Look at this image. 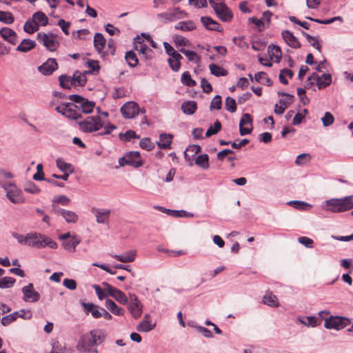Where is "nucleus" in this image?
Listing matches in <instances>:
<instances>
[{"instance_id":"45","label":"nucleus","mask_w":353,"mask_h":353,"mask_svg":"<svg viewBox=\"0 0 353 353\" xmlns=\"http://www.w3.org/2000/svg\"><path fill=\"white\" fill-rule=\"evenodd\" d=\"M14 21V17L10 12L0 11V21L6 24H11Z\"/></svg>"},{"instance_id":"44","label":"nucleus","mask_w":353,"mask_h":353,"mask_svg":"<svg viewBox=\"0 0 353 353\" xmlns=\"http://www.w3.org/2000/svg\"><path fill=\"white\" fill-rule=\"evenodd\" d=\"M332 83V76L330 74H323L320 76L319 81L318 82V88L322 89L330 85Z\"/></svg>"},{"instance_id":"64","label":"nucleus","mask_w":353,"mask_h":353,"mask_svg":"<svg viewBox=\"0 0 353 353\" xmlns=\"http://www.w3.org/2000/svg\"><path fill=\"white\" fill-rule=\"evenodd\" d=\"M269 49H270V53L272 56L278 59V61H279L282 56V52L280 47L278 46L272 45V47L271 46H269Z\"/></svg>"},{"instance_id":"55","label":"nucleus","mask_w":353,"mask_h":353,"mask_svg":"<svg viewBox=\"0 0 353 353\" xmlns=\"http://www.w3.org/2000/svg\"><path fill=\"white\" fill-rule=\"evenodd\" d=\"M225 108L230 112H234L236 110V103L235 99L232 97H228L225 99Z\"/></svg>"},{"instance_id":"11","label":"nucleus","mask_w":353,"mask_h":353,"mask_svg":"<svg viewBox=\"0 0 353 353\" xmlns=\"http://www.w3.org/2000/svg\"><path fill=\"white\" fill-rule=\"evenodd\" d=\"M351 323L350 319L344 316H331L325 321L324 326L327 329L341 330Z\"/></svg>"},{"instance_id":"51","label":"nucleus","mask_w":353,"mask_h":353,"mask_svg":"<svg viewBox=\"0 0 353 353\" xmlns=\"http://www.w3.org/2000/svg\"><path fill=\"white\" fill-rule=\"evenodd\" d=\"M183 58H178L176 57H171L168 59V61L169 65L173 71L177 72L179 70L180 67H181V60Z\"/></svg>"},{"instance_id":"49","label":"nucleus","mask_w":353,"mask_h":353,"mask_svg":"<svg viewBox=\"0 0 353 353\" xmlns=\"http://www.w3.org/2000/svg\"><path fill=\"white\" fill-rule=\"evenodd\" d=\"M181 82L183 85L188 87H193L196 85V83L191 78L189 72H184L181 75Z\"/></svg>"},{"instance_id":"61","label":"nucleus","mask_w":353,"mask_h":353,"mask_svg":"<svg viewBox=\"0 0 353 353\" xmlns=\"http://www.w3.org/2000/svg\"><path fill=\"white\" fill-rule=\"evenodd\" d=\"M222 106V100L220 95H216L210 103V109L220 110Z\"/></svg>"},{"instance_id":"5","label":"nucleus","mask_w":353,"mask_h":353,"mask_svg":"<svg viewBox=\"0 0 353 353\" xmlns=\"http://www.w3.org/2000/svg\"><path fill=\"white\" fill-rule=\"evenodd\" d=\"M79 126L83 132L92 133L99 131L103 126V123L99 116H90L79 121Z\"/></svg>"},{"instance_id":"62","label":"nucleus","mask_w":353,"mask_h":353,"mask_svg":"<svg viewBox=\"0 0 353 353\" xmlns=\"http://www.w3.org/2000/svg\"><path fill=\"white\" fill-rule=\"evenodd\" d=\"M323 125L325 127L331 125L334 121L333 115L330 112H325L324 117L321 119Z\"/></svg>"},{"instance_id":"2","label":"nucleus","mask_w":353,"mask_h":353,"mask_svg":"<svg viewBox=\"0 0 353 353\" xmlns=\"http://www.w3.org/2000/svg\"><path fill=\"white\" fill-rule=\"evenodd\" d=\"M323 209L334 213L346 212L353 209V195L341 199H331L325 201Z\"/></svg>"},{"instance_id":"53","label":"nucleus","mask_w":353,"mask_h":353,"mask_svg":"<svg viewBox=\"0 0 353 353\" xmlns=\"http://www.w3.org/2000/svg\"><path fill=\"white\" fill-rule=\"evenodd\" d=\"M221 130V123L220 121H219L218 120H216L214 123V125H211L210 126V128L208 129L206 133H205V136L207 137H209L213 134H217L220 130Z\"/></svg>"},{"instance_id":"9","label":"nucleus","mask_w":353,"mask_h":353,"mask_svg":"<svg viewBox=\"0 0 353 353\" xmlns=\"http://www.w3.org/2000/svg\"><path fill=\"white\" fill-rule=\"evenodd\" d=\"M56 111L70 119L76 120L81 118L75 103H64L55 108Z\"/></svg>"},{"instance_id":"46","label":"nucleus","mask_w":353,"mask_h":353,"mask_svg":"<svg viewBox=\"0 0 353 353\" xmlns=\"http://www.w3.org/2000/svg\"><path fill=\"white\" fill-rule=\"evenodd\" d=\"M302 34L306 38L307 41L316 50L321 52V45L319 43L318 39L315 37L311 36L305 32H302Z\"/></svg>"},{"instance_id":"28","label":"nucleus","mask_w":353,"mask_h":353,"mask_svg":"<svg viewBox=\"0 0 353 353\" xmlns=\"http://www.w3.org/2000/svg\"><path fill=\"white\" fill-rule=\"evenodd\" d=\"M105 39L101 33H96L94 37V46L99 53H101L105 45Z\"/></svg>"},{"instance_id":"35","label":"nucleus","mask_w":353,"mask_h":353,"mask_svg":"<svg viewBox=\"0 0 353 353\" xmlns=\"http://www.w3.org/2000/svg\"><path fill=\"white\" fill-rule=\"evenodd\" d=\"M162 212H166L167 214L174 217H192L194 215L191 212H186L185 210H173L165 209L163 208H159Z\"/></svg>"},{"instance_id":"32","label":"nucleus","mask_w":353,"mask_h":353,"mask_svg":"<svg viewBox=\"0 0 353 353\" xmlns=\"http://www.w3.org/2000/svg\"><path fill=\"white\" fill-rule=\"evenodd\" d=\"M263 302L264 304L271 307H278L279 306L278 299L272 292H268L264 295Z\"/></svg>"},{"instance_id":"4","label":"nucleus","mask_w":353,"mask_h":353,"mask_svg":"<svg viewBox=\"0 0 353 353\" xmlns=\"http://www.w3.org/2000/svg\"><path fill=\"white\" fill-rule=\"evenodd\" d=\"M188 17V14L179 7L170 8L165 12L157 14V19L163 23H168Z\"/></svg>"},{"instance_id":"15","label":"nucleus","mask_w":353,"mask_h":353,"mask_svg":"<svg viewBox=\"0 0 353 353\" xmlns=\"http://www.w3.org/2000/svg\"><path fill=\"white\" fill-rule=\"evenodd\" d=\"M252 118L248 113L243 114L239 122V133L241 136L249 134L252 131Z\"/></svg>"},{"instance_id":"56","label":"nucleus","mask_w":353,"mask_h":353,"mask_svg":"<svg viewBox=\"0 0 353 353\" xmlns=\"http://www.w3.org/2000/svg\"><path fill=\"white\" fill-rule=\"evenodd\" d=\"M288 204L301 210H304L311 207V205L307 203L301 201H289Z\"/></svg>"},{"instance_id":"1","label":"nucleus","mask_w":353,"mask_h":353,"mask_svg":"<svg viewBox=\"0 0 353 353\" xmlns=\"http://www.w3.org/2000/svg\"><path fill=\"white\" fill-rule=\"evenodd\" d=\"M106 333L101 329L92 330L83 334L78 341L76 349L79 352H89L94 345H101L106 339Z\"/></svg>"},{"instance_id":"13","label":"nucleus","mask_w":353,"mask_h":353,"mask_svg":"<svg viewBox=\"0 0 353 353\" xmlns=\"http://www.w3.org/2000/svg\"><path fill=\"white\" fill-rule=\"evenodd\" d=\"M131 315L134 319H138L142 314V304L138 300L136 294L129 293V303L128 307Z\"/></svg>"},{"instance_id":"63","label":"nucleus","mask_w":353,"mask_h":353,"mask_svg":"<svg viewBox=\"0 0 353 353\" xmlns=\"http://www.w3.org/2000/svg\"><path fill=\"white\" fill-rule=\"evenodd\" d=\"M24 190L26 192L30 193V194H38L41 192V190L39 188L35 185L34 183H29L26 184V185L24 188Z\"/></svg>"},{"instance_id":"54","label":"nucleus","mask_w":353,"mask_h":353,"mask_svg":"<svg viewBox=\"0 0 353 353\" xmlns=\"http://www.w3.org/2000/svg\"><path fill=\"white\" fill-rule=\"evenodd\" d=\"M112 297L115 299L119 303L123 305H125L128 301V298L126 296L125 293L119 289L115 291V293Z\"/></svg>"},{"instance_id":"43","label":"nucleus","mask_w":353,"mask_h":353,"mask_svg":"<svg viewBox=\"0 0 353 353\" xmlns=\"http://www.w3.org/2000/svg\"><path fill=\"white\" fill-rule=\"evenodd\" d=\"M125 59L130 67L134 68L137 65L139 60L136 54L132 50L125 53Z\"/></svg>"},{"instance_id":"8","label":"nucleus","mask_w":353,"mask_h":353,"mask_svg":"<svg viewBox=\"0 0 353 353\" xmlns=\"http://www.w3.org/2000/svg\"><path fill=\"white\" fill-rule=\"evenodd\" d=\"M37 39L50 52L55 51L60 45V43L56 39V37L52 33L38 32Z\"/></svg>"},{"instance_id":"14","label":"nucleus","mask_w":353,"mask_h":353,"mask_svg":"<svg viewBox=\"0 0 353 353\" xmlns=\"http://www.w3.org/2000/svg\"><path fill=\"white\" fill-rule=\"evenodd\" d=\"M6 191V196L13 203H21L23 202L21 190L16 185L11 183L4 187Z\"/></svg>"},{"instance_id":"7","label":"nucleus","mask_w":353,"mask_h":353,"mask_svg":"<svg viewBox=\"0 0 353 353\" xmlns=\"http://www.w3.org/2000/svg\"><path fill=\"white\" fill-rule=\"evenodd\" d=\"M210 5L220 20L223 22H229L232 20L233 14L224 3H216L214 0H210Z\"/></svg>"},{"instance_id":"39","label":"nucleus","mask_w":353,"mask_h":353,"mask_svg":"<svg viewBox=\"0 0 353 353\" xmlns=\"http://www.w3.org/2000/svg\"><path fill=\"white\" fill-rule=\"evenodd\" d=\"M32 18L36 23L45 26L48 23V19L46 14L41 11H37L32 14Z\"/></svg>"},{"instance_id":"27","label":"nucleus","mask_w":353,"mask_h":353,"mask_svg":"<svg viewBox=\"0 0 353 353\" xmlns=\"http://www.w3.org/2000/svg\"><path fill=\"white\" fill-rule=\"evenodd\" d=\"M172 139V134L163 133L159 136V141L157 142V145L161 149L170 148Z\"/></svg>"},{"instance_id":"57","label":"nucleus","mask_w":353,"mask_h":353,"mask_svg":"<svg viewBox=\"0 0 353 353\" xmlns=\"http://www.w3.org/2000/svg\"><path fill=\"white\" fill-rule=\"evenodd\" d=\"M18 318V314L17 312H12L1 319V323L3 326H7L11 323L14 322Z\"/></svg>"},{"instance_id":"47","label":"nucleus","mask_w":353,"mask_h":353,"mask_svg":"<svg viewBox=\"0 0 353 353\" xmlns=\"http://www.w3.org/2000/svg\"><path fill=\"white\" fill-rule=\"evenodd\" d=\"M63 217L67 223H76L78 221V215L73 211L66 210L63 212Z\"/></svg>"},{"instance_id":"50","label":"nucleus","mask_w":353,"mask_h":353,"mask_svg":"<svg viewBox=\"0 0 353 353\" xmlns=\"http://www.w3.org/2000/svg\"><path fill=\"white\" fill-rule=\"evenodd\" d=\"M16 282V279L10 277V276H6L0 279V288L5 289V288H10L14 285V284Z\"/></svg>"},{"instance_id":"60","label":"nucleus","mask_w":353,"mask_h":353,"mask_svg":"<svg viewBox=\"0 0 353 353\" xmlns=\"http://www.w3.org/2000/svg\"><path fill=\"white\" fill-rule=\"evenodd\" d=\"M139 145L142 149L150 151L154 148V144L150 138H143L139 142Z\"/></svg>"},{"instance_id":"22","label":"nucleus","mask_w":353,"mask_h":353,"mask_svg":"<svg viewBox=\"0 0 353 353\" xmlns=\"http://www.w3.org/2000/svg\"><path fill=\"white\" fill-rule=\"evenodd\" d=\"M92 212L96 215V221L98 223H108L109 222L110 210H100L93 208Z\"/></svg>"},{"instance_id":"37","label":"nucleus","mask_w":353,"mask_h":353,"mask_svg":"<svg viewBox=\"0 0 353 353\" xmlns=\"http://www.w3.org/2000/svg\"><path fill=\"white\" fill-rule=\"evenodd\" d=\"M195 164L203 170L210 168L209 156L207 154H200L195 159Z\"/></svg>"},{"instance_id":"31","label":"nucleus","mask_w":353,"mask_h":353,"mask_svg":"<svg viewBox=\"0 0 353 353\" xmlns=\"http://www.w3.org/2000/svg\"><path fill=\"white\" fill-rule=\"evenodd\" d=\"M81 242V239L77 236H73L71 239L63 243V246L65 250L74 252L76 250V247Z\"/></svg>"},{"instance_id":"12","label":"nucleus","mask_w":353,"mask_h":353,"mask_svg":"<svg viewBox=\"0 0 353 353\" xmlns=\"http://www.w3.org/2000/svg\"><path fill=\"white\" fill-rule=\"evenodd\" d=\"M121 112L124 118L132 119L138 115L139 112L145 114L146 111L144 108L140 109L137 103L129 101L121 106Z\"/></svg>"},{"instance_id":"6","label":"nucleus","mask_w":353,"mask_h":353,"mask_svg":"<svg viewBox=\"0 0 353 353\" xmlns=\"http://www.w3.org/2000/svg\"><path fill=\"white\" fill-rule=\"evenodd\" d=\"M68 99L74 102L77 108L78 112L84 114H90L93 111L95 103L89 101L79 94H70Z\"/></svg>"},{"instance_id":"21","label":"nucleus","mask_w":353,"mask_h":353,"mask_svg":"<svg viewBox=\"0 0 353 353\" xmlns=\"http://www.w3.org/2000/svg\"><path fill=\"white\" fill-rule=\"evenodd\" d=\"M200 20L203 26L208 30L219 32L223 31L220 24L210 17H201Z\"/></svg>"},{"instance_id":"18","label":"nucleus","mask_w":353,"mask_h":353,"mask_svg":"<svg viewBox=\"0 0 353 353\" xmlns=\"http://www.w3.org/2000/svg\"><path fill=\"white\" fill-rule=\"evenodd\" d=\"M134 45L136 50L143 54L146 59H151L153 57V51L143 43L141 38L137 37L134 39Z\"/></svg>"},{"instance_id":"59","label":"nucleus","mask_w":353,"mask_h":353,"mask_svg":"<svg viewBox=\"0 0 353 353\" xmlns=\"http://www.w3.org/2000/svg\"><path fill=\"white\" fill-rule=\"evenodd\" d=\"M163 46H164V48H165V52L167 53L168 55H169L170 57H176L178 58H183V57L178 52H176L174 48L173 47L169 44L167 42H164L163 43Z\"/></svg>"},{"instance_id":"40","label":"nucleus","mask_w":353,"mask_h":353,"mask_svg":"<svg viewBox=\"0 0 353 353\" xmlns=\"http://www.w3.org/2000/svg\"><path fill=\"white\" fill-rule=\"evenodd\" d=\"M60 86L65 89H70L74 85V79L72 77L66 74H61L59 77Z\"/></svg>"},{"instance_id":"41","label":"nucleus","mask_w":353,"mask_h":353,"mask_svg":"<svg viewBox=\"0 0 353 353\" xmlns=\"http://www.w3.org/2000/svg\"><path fill=\"white\" fill-rule=\"evenodd\" d=\"M209 68L211 73L216 77H225L228 74L225 69L215 63H211Z\"/></svg>"},{"instance_id":"24","label":"nucleus","mask_w":353,"mask_h":353,"mask_svg":"<svg viewBox=\"0 0 353 353\" xmlns=\"http://www.w3.org/2000/svg\"><path fill=\"white\" fill-rule=\"evenodd\" d=\"M201 148L199 145H192L187 148L184 152V157L187 161H190L189 165H192V158L201 152Z\"/></svg>"},{"instance_id":"29","label":"nucleus","mask_w":353,"mask_h":353,"mask_svg":"<svg viewBox=\"0 0 353 353\" xmlns=\"http://www.w3.org/2000/svg\"><path fill=\"white\" fill-rule=\"evenodd\" d=\"M197 108V104L194 101H184L181 105V110L185 114H193Z\"/></svg>"},{"instance_id":"33","label":"nucleus","mask_w":353,"mask_h":353,"mask_svg":"<svg viewBox=\"0 0 353 353\" xmlns=\"http://www.w3.org/2000/svg\"><path fill=\"white\" fill-rule=\"evenodd\" d=\"M105 306L112 313L115 315L122 316L124 314V310L122 307H119L111 299H107L105 301Z\"/></svg>"},{"instance_id":"16","label":"nucleus","mask_w":353,"mask_h":353,"mask_svg":"<svg viewBox=\"0 0 353 353\" xmlns=\"http://www.w3.org/2000/svg\"><path fill=\"white\" fill-rule=\"evenodd\" d=\"M58 69V63L55 59L49 58L42 65L39 66L38 70L45 76L51 75Z\"/></svg>"},{"instance_id":"34","label":"nucleus","mask_w":353,"mask_h":353,"mask_svg":"<svg viewBox=\"0 0 353 353\" xmlns=\"http://www.w3.org/2000/svg\"><path fill=\"white\" fill-rule=\"evenodd\" d=\"M74 85L83 86L87 82L86 73L77 70L73 73Z\"/></svg>"},{"instance_id":"25","label":"nucleus","mask_w":353,"mask_h":353,"mask_svg":"<svg viewBox=\"0 0 353 353\" xmlns=\"http://www.w3.org/2000/svg\"><path fill=\"white\" fill-rule=\"evenodd\" d=\"M37 46L35 41L30 39H24L17 47L16 50L21 52H28L34 49Z\"/></svg>"},{"instance_id":"26","label":"nucleus","mask_w":353,"mask_h":353,"mask_svg":"<svg viewBox=\"0 0 353 353\" xmlns=\"http://www.w3.org/2000/svg\"><path fill=\"white\" fill-rule=\"evenodd\" d=\"M196 28V25L192 20L180 21L174 26L175 30H181L183 32L192 31L194 30Z\"/></svg>"},{"instance_id":"52","label":"nucleus","mask_w":353,"mask_h":353,"mask_svg":"<svg viewBox=\"0 0 353 353\" xmlns=\"http://www.w3.org/2000/svg\"><path fill=\"white\" fill-rule=\"evenodd\" d=\"M119 139L122 141H128L131 139H139L140 136L137 135V133L132 130H129L126 131L124 134L120 133L119 134Z\"/></svg>"},{"instance_id":"42","label":"nucleus","mask_w":353,"mask_h":353,"mask_svg":"<svg viewBox=\"0 0 353 353\" xmlns=\"http://www.w3.org/2000/svg\"><path fill=\"white\" fill-rule=\"evenodd\" d=\"M82 305L83 306L85 310L91 313L94 318L98 319L101 317V312L98 310L97 307L94 304L82 303Z\"/></svg>"},{"instance_id":"58","label":"nucleus","mask_w":353,"mask_h":353,"mask_svg":"<svg viewBox=\"0 0 353 353\" xmlns=\"http://www.w3.org/2000/svg\"><path fill=\"white\" fill-rule=\"evenodd\" d=\"M249 21L257 27L259 32L268 28V24H266L265 22L262 21V19H259L256 17L250 18Z\"/></svg>"},{"instance_id":"38","label":"nucleus","mask_w":353,"mask_h":353,"mask_svg":"<svg viewBox=\"0 0 353 353\" xmlns=\"http://www.w3.org/2000/svg\"><path fill=\"white\" fill-rule=\"evenodd\" d=\"M39 29V24L36 23L32 18H29L23 26V30L28 34H32Z\"/></svg>"},{"instance_id":"36","label":"nucleus","mask_w":353,"mask_h":353,"mask_svg":"<svg viewBox=\"0 0 353 353\" xmlns=\"http://www.w3.org/2000/svg\"><path fill=\"white\" fill-rule=\"evenodd\" d=\"M156 325L151 323L150 320H143L137 325V330L141 332H148L155 327Z\"/></svg>"},{"instance_id":"3","label":"nucleus","mask_w":353,"mask_h":353,"mask_svg":"<svg viewBox=\"0 0 353 353\" xmlns=\"http://www.w3.org/2000/svg\"><path fill=\"white\" fill-rule=\"evenodd\" d=\"M26 245L36 248H43L46 246L56 249L57 243L52 239L37 232H30L26 236Z\"/></svg>"},{"instance_id":"48","label":"nucleus","mask_w":353,"mask_h":353,"mask_svg":"<svg viewBox=\"0 0 353 353\" xmlns=\"http://www.w3.org/2000/svg\"><path fill=\"white\" fill-rule=\"evenodd\" d=\"M307 19H309L310 21H314V22H316L318 23H320V24H330L333 22H334L335 21H340L341 22L343 21V18L341 17H334L333 18H331L330 19H325V20H322V19H314V18H312V17H305Z\"/></svg>"},{"instance_id":"23","label":"nucleus","mask_w":353,"mask_h":353,"mask_svg":"<svg viewBox=\"0 0 353 353\" xmlns=\"http://www.w3.org/2000/svg\"><path fill=\"white\" fill-rule=\"evenodd\" d=\"M136 255L135 250H129L122 254H113L112 257L122 263H131L135 260Z\"/></svg>"},{"instance_id":"19","label":"nucleus","mask_w":353,"mask_h":353,"mask_svg":"<svg viewBox=\"0 0 353 353\" xmlns=\"http://www.w3.org/2000/svg\"><path fill=\"white\" fill-rule=\"evenodd\" d=\"M281 36L285 42L292 48H301V43L298 41L297 38L293 34V33L289 30H283L281 32Z\"/></svg>"},{"instance_id":"17","label":"nucleus","mask_w":353,"mask_h":353,"mask_svg":"<svg viewBox=\"0 0 353 353\" xmlns=\"http://www.w3.org/2000/svg\"><path fill=\"white\" fill-rule=\"evenodd\" d=\"M23 300L26 302H37L40 299V294L35 291L32 283H30L22 288Z\"/></svg>"},{"instance_id":"30","label":"nucleus","mask_w":353,"mask_h":353,"mask_svg":"<svg viewBox=\"0 0 353 353\" xmlns=\"http://www.w3.org/2000/svg\"><path fill=\"white\" fill-rule=\"evenodd\" d=\"M57 167L63 172L72 174L74 172V168L72 164L66 163L62 158L56 160Z\"/></svg>"},{"instance_id":"20","label":"nucleus","mask_w":353,"mask_h":353,"mask_svg":"<svg viewBox=\"0 0 353 353\" xmlns=\"http://www.w3.org/2000/svg\"><path fill=\"white\" fill-rule=\"evenodd\" d=\"M0 35L4 40L7 41L12 45H15L18 42V37L17 33L10 28H2L0 30Z\"/></svg>"},{"instance_id":"10","label":"nucleus","mask_w":353,"mask_h":353,"mask_svg":"<svg viewBox=\"0 0 353 353\" xmlns=\"http://www.w3.org/2000/svg\"><path fill=\"white\" fill-rule=\"evenodd\" d=\"M120 166H125L126 165H130L134 168L141 167L143 165L140 153L137 151H132L127 153L119 160Z\"/></svg>"}]
</instances>
